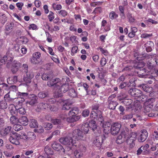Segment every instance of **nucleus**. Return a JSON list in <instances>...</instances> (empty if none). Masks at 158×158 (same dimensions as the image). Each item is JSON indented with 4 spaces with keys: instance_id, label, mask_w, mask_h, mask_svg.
Returning a JSON list of instances; mask_svg holds the SVG:
<instances>
[{
    "instance_id": "obj_10",
    "label": "nucleus",
    "mask_w": 158,
    "mask_h": 158,
    "mask_svg": "<svg viewBox=\"0 0 158 158\" xmlns=\"http://www.w3.org/2000/svg\"><path fill=\"white\" fill-rule=\"evenodd\" d=\"M67 115H63L61 116V119L62 120L66 119L67 122L69 123H73L78 120L80 118V116H75L72 117L70 116L69 117H67Z\"/></svg>"
},
{
    "instance_id": "obj_11",
    "label": "nucleus",
    "mask_w": 158,
    "mask_h": 158,
    "mask_svg": "<svg viewBox=\"0 0 158 158\" xmlns=\"http://www.w3.org/2000/svg\"><path fill=\"white\" fill-rule=\"evenodd\" d=\"M21 64L19 62L17 61L14 60L11 69V71L12 73L14 74L17 72L19 69L21 67Z\"/></svg>"
},
{
    "instance_id": "obj_53",
    "label": "nucleus",
    "mask_w": 158,
    "mask_h": 158,
    "mask_svg": "<svg viewBox=\"0 0 158 158\" xmlns=\"http://www.w3.org/2000/svg\"><path fill=\"white\" fill-rule=\"evenodd\" d=\"M44 129L42 126H40L38 128L34 129V131L39 133H41L44 132Z\"/></svg>"
},
{
    "instance_id": "obj_1",
    "label": "nucleus",
    "mask_w": 158,
    "mask_h": 158,
    "mask_svg": "<svg viewBox=\"0 0 158 158\" xmlns=\"http://www.w3.org/2000/svg\"><path fill=\"white\" fill-rule=\"evenodd\" d=\"M137 136V134L136 132H133L128 135L126 139V142L130 148H132L134 146L135 141L136 139Z\"/></svg>"
},
{
    "instance_id": "obj_59",
    "label": "nucleus",
    "mask_w": 158,
    "mask_h": 158,
    "mask_svg": "<svg viewBox=\"0 0 158 158\" xmlns=\"http://www.w3.org/2000/svg\"><path fill=\"white\" fill-rule=\"evenodd\" d=\"M147 96L142 94V93H141V95L138 97V98H139V100L142 101H145L147 98Z\"/></svg>"
},
{
    "instance_id": "obj_52",
    "label": "nucleus",
    "mask_w": 158,
    "mask_h": 158,
    "mask_svg": "<svg viewBox=\"0 0 158 158\" xmlns=\"http://www.w3.org/2000/svg\"><path fill=\"white\" fill-rule=\"evenodd\" d=\"M98 114V120L101 123H102L103 121V118L102 116V112L100 110H97Z\"/></svg>"
},
{
    "instance_id": "obj_40",
    "label": "nucleus",
    "mask_w": 158,
    "mask_h": 158,
    "mask_svg": "<svg viewBox=\"0 0 158 158\" xmlns=\"http://www.w3.org/2000/svg\"><path fill=\"white\" fill-rule=\"evenodd\" d=\"M36 137V135L33 132H30L28 133L27 139L28 140V139H30L33 140L35 139Z\"/></svg>"
},
{
    "instance_id": "obj_55",
    "label": "nucleus",
    "mask_w": 158,
    "mask_h": 158,
    "mask_svg": "<svg viewBox=\"0 0 158 158\" xmlns=\"http://www.w3.org/2000/svg\"><path fill=\"white\" fill-rule=\"evenodd\" d=\"M97 50L99 49L102 53L105 56H107L108 54V52L107 50L102 48L101 47L97 48Z\"/></svg>"
},
{
    "instance_id": "obj_44",
    "label": "nucleus",
    "mask_w": 158,
    "mask_h": 158,
    "mask_svg": "<svg viewBox=\"0 0 158 158\" xmlns=\"http://www.w3.org/2000/svg\"><path fill=\"white\" fill-rule=\"evenodd\" d=\"M28 95V94L27 93H21L19 92L18 93V97L21 98L25 99Z\"/></svg>"
},
{
    "instance_id": "obj_56",
    "label": "nucleus",
    "mask_w": 158,
    "mask_h": 158,
    "mask_svg": "<svg viewBox=\"0 0 158 158\" xmlns=\"http://www.w3.org/2000/svg\"><path fill=\"white\" fill-rule=\"evenodd\" d=\"M17 112H19L20 114H24L26 113V111L24 108L21 107L18 109Z\"/></svg>"
},
{
    "instance_id": "obj_37",
    "label": "nucleus",
    "mask_w": 158,
    "mask_h": 158,
    "mask_svg": "<svg viewBox=\"0 0 158 158\" xmlns=\"http://www.w3.org/2000/svg\"><path fill=\"white\" fill-rule=\"evenodd\" d=\"M13 25L11 23H7L6 26L5 30L6 31H9L11 30L13 27ZM5 33L7 34L8 33L6 31H5Z\"/></svg>"
},
{
    "instance_id": "obj_5",
    "label": "nucleus",
    "mask_w": 158,
    "mask_h": 158,
    "mask_svg": "<svg viewBox=\"0 0 158 158\" xmlns=\"http://www.w3.org/2000/svg\"><path fill=\"white\" fill-rule=\"evenodd\" d=\"M121 127V125L120 123H113L110 127L111 134L114 135H117L119 132Z\"/></svg>"
},
{
    "instance_id": "obj_61",
    "label": "nucleus",
    "mask_w": 158,
    "mask_h": 158,
    "mask_svg": "<svg viewBox=\"0 0 158 158\" xmlns=\"http://www.w3.org/2000/svg\"><path fill=\"white\" fill-rule=\"evenodd\" d=\"M152 34H148L147 33H143L141 35V37L144 39H147L151 37L152 36Z\"/></svg>"
},
{
    "instance_id": "obj_38",
    "label": "nucleus",
    "mask_w": 158,
    "mask_h": 158,
    "mask_svg": "<svg viewBox=\"0 0 158 158\" xmlns=\"http://www.w3.org/2000/svg\"><path fill=\"white\" fill-rule=\"evenodd\" d=\"M25 101V99L21 98L18 97L17 98H15V102L16 103V104L19 106H21L22 104V103L24 102Z\"/></svg>"
},
{
    "instance_id": "obj_64",
    "label": "nucleus",
    "mask_w": 158,
    "mask_h": 158,
    "mask_svg": "<svg viewBox=\"0 0 158 158\" xmlns=\"http://www.w3.org/2000/svg\"><path fill=\"white\" fill-rule=\"evenodd\" d=\"M152 140L153 141L158 140V133L157 131H155L153 135Z\"/></svg>"
},
{
    "instance_id": "obj_19",
    "label": "nucleus",
    "mask_w": 158,
    "mask_h": 158,
    "mask_svg": "<svg viewBox=\"0 0 158 158\" xmlns=\"http://www.w3.org/2000/svg\"><path fill=\"white\" fill-rule=\"evenodd\" d=\"M139 87L142 88L144 91L148 93H150L153 90V88L152 87H149L145 84L139 85Z\"/></svg>"
},
{
    "instance_id": "obj_58",
    "label": "nucleus",
    "mask_w": 158,
    "mask_h": 158,
    "mask_svg": "<svg viewBox=\"0 0 158 158\" xmlns=\"http://www.w3.org/2000/svg\"><path fill=\"white\" fill-rule=\"evenodd\" d=\"M45 33L47 41L49 43L51 42H52V38L51 35L47 31H45Z\"/></svg>"
},
{
    "instance_id": "obj_32",
    "label": "nucleus",
    "mask_w": 158,
    "mask_h": 158,
    "mask_svg": "<svg viewBox=\"0 0 158 158\" xmlns=\"http://www.w3.org/2000/svg\"><path fill=\"white\" fill-rule=\"evenodd\" d=\"M48 93L45 91L40 92L38 94V97L40 98H44L48 96Z\"/></svg>"
},
{
    "instance_id": "obj_30",
    "label": "nucleus",
    "mask_w": 158,
    "mask_h": 158,
    "mask_svg": "<svg viewBox=\"0 0 158 158\" xmlns=\"http://www.w3.org/2000/svg\"><path fill=\"white\" fill-rule=\"evenodd\" d=\"M29 126L32 128H35L38 127V123L36 120L34 119L30 120L29 122Z\"/></svg>"
},
{
    "instance_id": "obj_51",
    "label": "nucleus",
    "mask_w": 158,
    "mask_h": 158,
    "mask_svg": "<svg viewBox=\"0 0 158 158\" xmlns=\"http://www.w3.org/2000/svg\"><path fill=\"white\" fill-rule=\"evenodd\" d=\"M4 79L3 77L0 78V85H2L3 87L5 88V89L8 88V85L7 84L4 83Z\"/></svg>"
},
{
    "instance_id": "obj_31",
    "label": "nucleus",
    "mask_w": 158,
    "mask_h": 158,
    "mask_svg": "<svg viewBox=\"0 0 158 158\" xmlns=\"http://www.w3.org/2000/svg\"><path fill=\"white\" fill-rule=\"evenodd\" d=\"M75 146H77V150L82 152V153H83L84 152H85L86 150V147L83 144H80L77 145H75Z\"/></svg>"
},
{
    "instance_id": "obj_4",
    "label": "nucleus",
    "mask_w": 158,
    "mask_h": 158,
    "mask_svg": "<svg viewBox=\"0 0 158 158\" xmlns=\"http://www.w3.org/2000/svg\"><path fill=\"white\" fill-rule=\"evenodd\" d=\"M59 86V88L56 89L55 93L57 94V96L58 97L61 96V94L63 93H65L67 92L69 89V85L66 84H64Z\"/></svg>"
},
{
    "instance_id": "obj_35",
    "label": "nucleus",
    "mask_w": 158,
    "mask_h": 158,
    "mask_svg": "<svg viewBox=\"0 0 158 158\" xmlns=\"http://www.w3.org/2000/svg\"><path fill=\"white\" fill-rule=\"evenodd\" d=\"M74 155L76 158H80L82 157L83 153L77 149L74 152Z\"/></svg>"
},
{
    "instance_id": "obj_6",
    "label": "nucleus",
    "mask_w": 158,
    "mask_h": 158,
    "mask_svg": "<svg viewBox=\"0 0 158 158\" xmlns=\"http://www.w3.org/2000/svg\"><path fill=\"white\" fill-rule=\"evenodd\" d=\"M61 83L60 82V80L58 78L52 79L48 81L47 82V85L49 87H51L55 85V91L56 89H57L61 85Z\"/></svg>"
},
{
    "instance_id": "obj_41",
    "label": "nucleus",
    "mask_w": 158,
    "mask_h": 158,
    "mask_svg": "<svg viewBox=\"0 0 158 158\" xmlns=\"http://www.w3.org/2000/svg\"><path fill=\"white\" fill-rule=\"evenodd\" d=\"M69 95L73 98L77 96L76 92L72 88L69 90Z\"/></svg>"
},
{
    "instance_id": "obj_49",
    "label": "nucleus",
    "mask_w": 158,
    "mask_h": 158,
    "mask_svg": "<svg viewBox=\"0 0 158 158\" xmlns=\"http://www.w3.org/2000/svg\"><path fill=\"white\" fill-rule=\"evenodd\" d=\"M118 16V15L114 11H111L109 15V17L111 19H114L117 18Z\"/></svg>"
},
{
    "instance_id": "obj_12",
    "label": "nucleus",
    "mask_w": 158,
    "mask_h": 158,
    "mask_svg": "<svg viewBox=\"0 0 158 158\" xmlns=\"http://www.w3.org/2000/svg\"><path fill=\"white\" fill-rule=\"evenodd\" d=\"M129 93L131 96L138 98L141 95V91L135 88H131L129 90Z\"/></svg>"
},
{
    "instance_id": "obj_22",
    "label": "nucleus",
    "mask_w": 158,
    "mask_h": 158,
    "mask_svg": "<svg viewBox=\"0 0 158 158\" xmlns=\"http://www.w3.org/2000/svg\"><path fill=\"white\" fill-rule=\"evenodd\" d=\"M20 46L19 44H15L13 47V49L15 52V53L17 56H22L23 55L20 53Z\"/></svg>"
},
{
    "instance_id": "obj_25",
    "label": "nucleus",
    "mask_w": 158,
    "mask_h": 158,
    "mask_svg": "<svg viewBox=\"0 0 158 158\" xmlns=\"http://www.w3.org/2000/svg\"><path fill=\"white\" fill-rule=\"evenodd\" d=\"M19 122L24 126L27 125L28 124V120L25 116H22L19 119Z\"/></svg>"
},
{
    "instance_id": "obj_21",
    "label": "nucleus",
    "mask_w": 158,
    "mask_h": 158,
    "mask_svg": "<svg viewBox=\"0 0 158 158\" xmlns=\"http://www.w3.org/2000/svg\"><path fill=\"white\" fill-rule=\"evenodd\" d=\"M89 125L88 123H85L82 124L81 129L83 131L84 134H87L89 131Z\"/></svg>"
},
{
    "instance_id": "obj_33",
    "label": "nucleus",
    "mask_w": 158,
    "mask_h": 158,
    "mask_svg": "<svg viewBox=\"0 0 158 158\" xmlns=\"http://www.w3.org/2000/svg\"><path fill=\"white\" fill-rule=\"evenodd\" d=\"M19 120V119L15 116H12L10 118V123L12 124L17 123Z\"/></svg>"
},
{
    "instance_id": "obj_16",
    "label": "nucleus",
    "mask_w": 158,
    "mask_h": 158,
    "mask_svg": "<svg viewBox=\"0 0 158 158\" xmlns=\"http://www.w3.org/2000/svg\"><path fill=\"white\" fill-rule=\"evenodd\" d=\"M52 148L56 151H58L61 150L63 152H65V149L63 148L62 146L60 143L56 142H54L52 144Z\"/></svg>"
},
{
    "instance_id": "obj_60",
    "label": "nucleus",
    "mask_w": 158,
    "mask_h": 158,
    "mask_svg": "<svg viewBox=\"0 0 158 158\" xmlns=\"http://www.w3.org/2000/svg\"><path fill=\"white\" fill-rule=\"evenodd\" d=\"M133 115L131 114H126L123 116L122 118L123 120H128L132 118Z\"/></svg>"
},
{
    "instance_id": "obj_50",
    "label": "nucleus",
    "mask_w": 158,
    "mask_h": 158,
    "mask_svg": "<svg viewBox=\"0 0 158 158\" xmlns=\"http://www.w3.org/2000/svg\"><path fill=\"white\" fill-rule=\"evenodd\" d=\"M52 6L53 9L55 10H59L62 8L61 5L56 3H53L52 5Z\"/></svg>"
},
{
    "instance_id": "obj_20",
    "label": "nucleus",
    "mask_w": 158,
    "mask_h": 158,
    "mask_svg": "<svg viewBox=\"0 0 158 158\" xmlns=\"http://www.w3.org/2000/svg\"><path fill=\"white\" fill-rule=\"evenodd\" d=\"M61 117L60 119L55 118L51 120V122L54 125H58V127L60 128L62 126V121Z\"/></svg>"
},
{
    "instance_id": "obj_23",
    "label": "nucleus",
    "mask_w": 158,
    "mask_h": 158,
    "mask_svg": "<svg viewBox=\"0 0 158 158\" xmlns=\"http://www.w3.org/2000/svg\"><path fill=\"white\" fill-rule=\"evenodd\" d=\"M109 108L110 109L114 110L116 106L118 105V103L114 100H108Z\"/></svg>"
},
{
    "instance_id": "obj_27",
    "label": "nucleus",
    "mask_w": 158,
    "mask_h": 158,
    "mask_svg": "<svg viewBox=\"0 0 158 158\" xmlns=\"http://www.w3.org/2000/svg\"><path fill=\"white\" fill-rule=\"evenodd\" d=\"M7 82L8 84H12L17 81V77L16 76L10 77L7 79Z\"/></svg>"
},
{
    "instance_id": "obj_36",
    "label": "nucleus",
    "mask_w": 158,
    "mask_h": 158,
    "mask_svg": "<svg viewBox=\"0 0 158 158\" xmlns=\"http://www.w3.org/2000/svg\"><path fill=\"white\" fill-rule=\"evenodd\" d=\"M71 104L70 103L66 102L63 105L62 107V109L63 110H69L70 108Z\"/></svg>"
},
{
    "instance_id": "obj_63",
    "label": "nucleus",
    "mask_w": 158,
    "mask_h": 158,
    "mask_svg": "<svg viewBox=\"0 0 158 158\" xmlns=\"http://www.w3.org/2000/svg\"><path fill=\"white\" fill-rule=\"evenodd\" d=\"M110 124L109 123H107V127L106 128L103 129V131L106 134H108L110 132Z\"/></svg>"
},
{
    "instance_id": "obj_18",
    "label": "nucleus",
    "mask_w": 158,
    "mask_h": 158,
    "mask_svg": "<svg viewBox=\"0 0 158 158\" xmlns=\"http://www.w3.org/2000/svg\"><path fill=\"white\" fill-rule=\"evenodd\" d=\"M41 54L40 52H37L33 54V57L31 59V62L34 64H36L38 62L37 60L40 56Z\"/></svg>"
},
{
    "instance_id": "obj_17",
    "label": "nucleus",
    "mask_w": 158,
    "mask_h": 158,
    "mask_svg": "<svg viewBox=\"0 0 158 158\" xmlns=\"http://www.w3.org/2000/svg\"><path fill=\"white\" fill-rule=\"evenodd\" d=\"M38 109L40 110L43 109H51L52 108V106L49 104L48 103L41 102L39 103L37 105Z\"/></svg>"
},
{
    "instance_id": "obj_46",
    "label": "nucleus",
    "mask_w": 158,
    "mask_h": 158,
    "mask_svg": "<svg viewBox=\"0 0 158 158\" xmlns=\"http://www.w3.org/2000/svg\"><path fill=\"white\" fill-rule=\"evenodd\" d=\"M13 128L15 131H18L21 130L23 127L21 125L16 123L14 124L13 127Z\"/></svg>"
},
{
    "instance_id": "obj_34",
    "label": "nucleus",
    "mask_w": 158,
    "mask_h": 158,
    "mask_svg": "<svg viewBox=\"0 0 158 158\" xmlns=\"http://www.w3.org/2000/svg\"><path fill=\"white\" fill-rule=\"evenodd\" d=\"M7 104L6 102L4 100L0 101V109H5L7 108Z\"/></svg>"
},
{
    "instance_id": "obj_3",
    "label": "nucleus",
    "mask_w": 158,
    "mask_h": 158,
    "mask_svg": "<svg viewBox=\"0 0 158 158\" xmlns=\"http://www.w3.org/2000/svg\"><path fill=\"white\" fill-rule=\"evenodd\" d=\"M128 135V132L127 130H121L116 141L117 143L121 144L123 143L126 139V137Z\"/></svg>"
},
{
    "instance_id": "obj_26",
    "label": "nucleus",
    "mask_w": 158,
    "mask_h": 158,
    "mask_svg": "<svg viewBox=\"0 0 158 158\" xmlns=\"http://www.w3.org/2000/svg\"><path fill=\"white\" fill-rule=\"evenodd\" d=\"M9 110L11 114H15L17 112V109L13 104H10L8 106Z\"/></svg>"
},
{
    "instance_id": "obj_62",
    "label": "nucleus",
    "mask_w": 158,
    "mask_h": 158,
    "mask_svg": "<svg viewBox=\"0 0 158 158\" xmlns=\"http://www.w3.org/2000/svg\"><path fill=\"white\" fill-rule=\"evenodd\" d=\"M58 13L60 15L62 16L65 17L68 15L67 12L64 10H61L58 11Z\"/></svg>"
},
{
    "instance_id": "obj_43",
    "label": "nucleus",
    "mask_w": 158,
    "mask_h": 158,
    "mask_svg": "<svg viewBox=\"0 0 158 158\" xmlns=\"http://www.w3.org/2000/svg\"><path fill=\"white\" fill-rule=\"evenodd\" d=\"M127 17L129 19V21L130 23H133L135 21V18L132 16L131 14L128 12L127 14Z\"/></svg>"
},
{
    "instance_id": "obj_45",
    "label": "nucleus",
    "mask_w": 158,
    "mask_h": 158,
    "mask_svg": "<svg viewBox=\"0 0 158 158\" xmlns=\"http://www.w3.org/2000/svg\"><path fill=\"white\" fill-rule=\"evenodd\" d=\"M96 110V112L93 111L91 112L90 114V117L92 118H94L95 119H97L98 118V114Z\"/></svg>"
},
{
    "instance_id": "obj_39",
    "label": "nucleus",
    "mask_w": 158,
    "mask_h": 158,
    "mask_svg": "<svg viewBox=\"0 0 158 158\" xmlns=\"http://www.w3.org/2000/svg\"><path fill=\"white\" fill-rule=\"evenodd\" d=\"M43 127L46 130H50L51 129L52 127V125L50 123H44Z\"/></svg>"
},
{
    "instance_id": "obj_48",
    "label": "nucleus",
    "mask_w": 158,
    "mask_h": 158,
    "mask_svg": "<svg viewBox=\"0 0 158 158\" xmlns=\"http://www.w3.org/2000/svg\"><path fill=\"white\" fill-rule=\"evenodd\" d=\"M7 20V18L6 15L3 14H0V20L2 23H5Z\"/></svg>"
},
{
    "instance_id": "obj_7",
    "label": "nucleus",
    "mask_w": 158,
    "mask_h": 158,
    "mask_svg": "<svg viewBox=\"0 0 158 158\" xmlns=\"http://www.w3.org/2000/svg\"><path fill=\"white\" fill-rule=\"evenodd\" d=\"M72 135L73 138L76 140H83L84 138V134L80 129H77L74 130Z\"/></svg>"
},
{
    "instance_id": "obj_47",
    "label": "nucleus",
    "mask_w": 158,
    "mask_h": 158,
    "mask_svg": "<svg viewBox=\"0 0 158 158\" xmlns=\"http://www.w3.org/2000/svg\"><path fill=\"white\" fill-rule=\"evenodd\" d=\"M122 102L125 106H129L132 103V101L131 99H125L123 100Z\"/></svg>"
},
{
    "instance_id": "obj_15",
    "label": "nucleus",
    "mask_w": 158,
    "mask_h": 158,
    "mask_svg": "<svg viewBox=\"0 0 158 158\" xmlns=\"http://www.w3.org/2000/svg\"><path fill=\"white\" fill-rule=\"evenodd\" d=\"M31 96V97H29L31 98L30 101L27 102L26 103H29L30 105L34 106L38 103V98L37 96L34 94H32Z\"/></svg>"
},
{
    "instance_id": "obj_2",
    "label": "nucleus",
    "mask_w": 158,
    "mask_h": 158,
    "mask_svg": "<svg viewBox=\"0 0 158 158\" xmlns=\"http://www.w3.org/2000/svg\"><path fill=\"white\" fill-rule=\"evenodd\" d=\"M60 142L62 144L67 146H73L76 143V140L73 139L72 137L67 136L65 138H61L60 139Z\"/></svg>"
},
{
    "instance_id": "obj_57",
    "label": "nucleus",
    "mask_w": 158,
    "mask_h": 158,
    "mask_svg": "<svg viewBox=\"0 0 158 158\" xmlns=\"http://www.w3.org/2000/svg\"><path fill=\"white\" fill-rule=\"evenodd\" d=\"M155 101V99L153 98H151L147 100L144 102V105L148 106L149 104H150L151 103H152Z\"/></svg>"
},
{
    "instance_id": "obj_24",
    "label": "nucleus",
    "mask_w": 158,
    "mask_h": 158,
    "mask_svg": "<svg viewBox=\"0 0 158 158\" xmlns=\"http://www.w3.org/2000/svg\"><path fill=\"white\" fill-rule=\"evenodd\" d=\"M52 76V73L49 72L43 74L42 75L41 77L43 80L47 81L50 79Z\"/></svg>"
},
{
    "instance_id": "obj_42",
    "label": "nucleus",
    "mask_w": 158,
    "mask_h": 158,
    "mask_svg": "<svg viewBox=\"0 0 158 158\" xmlns=\"http://www.w3.org/2000/svg\"><path fill=\"white\" fill-rule=\"evenodd\" d=\"M93 143L97 147H99L101 145V143L99 137H96L94 140Z\"/></svg>"
},
{
    "instance_id": "obj_14",
    "label": "nucleus",
    "mask_w": 158,
    "mask_h": 158,
    "mask_svg": "<svg viewBox=\"0 0 158 158\" xmlns=\"http://www.w3.org/2000/svg\"><path fill=\"white\" fill-rule=\"evenodd\" d=\"M148 136V134L147 131L145 130H143L141 132L139 136L138 137V140L139 142H144L147 139Z\"/></svg>"
},
{
    "instance_id": "obj_9",
    "label": "nucleus",
    "mask_w": 158,
    "mask_h": 158,
    "mask_svg": "<svg viewBox=\"0 0 158 158\" xmlns=\"http://www.w3.org/2000/svg\"><path fill=\"white\" fill-rule=\"evenodd\" d=\"M21 138L19 134H17L15 135H11L10 134V136L9 138V140L11 143L16 145L20 144L19 140Z\"/></svg>"
},
{
    "instance_id": "obj_28",
    "label": "nucleus",
    "mask_w": 158,
    "mask_h": 158,
    "mask_svg": "<svg viewBox=\"0 0 158 158\" xmlns=\"http://www.w3.org/2000/svg\"><path fill=\"white\" fill-rule=\"evenodd\" d=\"M78 112V109L77 108L75 107L70 110L68 113V115L70 116H73L76 115Z\"/></svg>"
},
{
    "instance_id": "obj_8",
    "label": "nucleus",
    "mask_w": 158,
    "mask_h": 158,
    "mask_svg": "<svg viewBox=\"0 0 158 158\" xmlns=\"http://www.w3.org/2000/svg\"><path fill=\"white\" fill-rule=\"evenodd\" d=\"M11 53L10 52L7 53L5 57V62H6V66L8 68H9L12 65L13 61V56L11 54Z\"/></svg>"
},
{
    "instance_id": "obj_29",
    "label": "nucleus",
    "mask_w": 158,
    "mask_h": 158,
    "mask_svg": "<svg viewBox=\"0 0 158 158\" xmlns=\"http://www.w3.org/2000/svg\"><path fill=\"white\" fill-rule=\"evenodd\" d=\"M44 151L46 153L45 154H47L48 155H53L54 154L53 151L50 147L48 145L45 147Z\"/></svg>"
},
{
    "instance_id": "obj_13",
    "label": "nucleus",
    "mask_w": 158,
    "mask_h": 158,
    "mask_svg": "<svg viewBox=\"0 0 158 158\" xmlns=\"http://www.w3.org/2000/svg\"><path fill=\"white\" fill-rule=\"evenodd\" d=\"M12 130V127L10 126H8L1 130L0 134L2 136H5L9 134Z\"/></svg>"
},
{
    "instance_id": "obj_54",
    "label": "nucleus",
    "mask_w": 158,
    "mask_h": 158,
    "mask_svg": "<svg viewBox=\"0 0 158 158\" xmlns=\"http://www.w3.org/2000/svg\"><path fill=\"white\" fill-rule=\"evenodd\" d=\"M78 49V48L77 46H74L73 47L71 51V55L72 56H73L75 54L77 53Z\"/></svg>"
}]
</instances>
